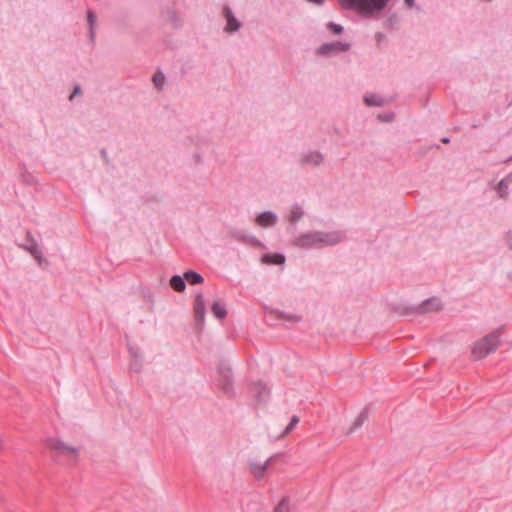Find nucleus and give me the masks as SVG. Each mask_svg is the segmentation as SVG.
<instances>
[{"label":"nucleus","mask_w":512,"mask_h":512,"mask_svg":"<svg viewBox=\"0 0 512 512\" xmlns=\"http://www.w3.org/2000/svg\"><path fill=\"white\" fill-rule=\"evenodd\" d=\"M345 237L341 231L331 232H308L295 237L293 245L299 248H321L323 246H333L340 243Z\"/></svg>","instance_id":"nucleus-1"},{"label":"nucleus","mask_w":512,"mask_h":512,"mask_svg":"<svg viewBox=\"0 0 512 512\" xmlns=\"http://www.w3.org/2000/svg\"><path fill=\"white\" fill-rule=\"evenodd\" d=\"M389 0H339L345 10H355L361 15L370 16L385 8Z\"/></svg>","instance_id":"nucleus-2"},{"label":"nucleus","mask_w":512,"mask_h":512,"mask_svg":"<svg viewBox=\"0 0 512 512\" xmlns=\"http://www.w3.org/2000/svg\"><path fill=\"white\" fill-rule=\"evenodd\" d=\"M499 336V332L494 331L476 342L472 348V356L474 359H482L491 352L495 351L500 343Z\"/></svg>","instance_id":"nucleus-3"},{"label":"nucleus","mask_w":512,"mask_h":512,"mask_svg":"<svg viewBox=\"0 0 512 512\" xmlns=\"http://www.w3.org/2000/svg\"><path fill=\"white\" fill-rule=\"evenodd\" d=\"M442 309V304L439 298L431 297L426 299L417 306H397L394 310L402 316L411 314H426Z\"/></svg>","instance_id":"nucleus-4"},{"label":"nucleus","mask_w":512,"mask_h":512,"mask_svg":"<svg viewBox=\"0 0 512 512\" xmlns=\"http://www.w3.org/2000/svg\"><path fill=\"white\" fill-rule=\"evenodd\" d=\"M47 447L55 454V456H63L71 464H76L79 458L80 449L74 446H70L60 439H48Z\"/></svg>","instance_id":"nucleus-5"},{"label":"nucleus","mask_w":512,"mask_h":512,"mask_svg":"<svg viewBox=\"0 0 512 512\" xmlns=\"http://www.w3.org/2000/svg\"><path fill=\"white\" fill-rule=\"evenodd\" d=\"M218 385L226 395L233 394V374L231 368L222 363L218 367Z\"/></svg>","instance_id":"nucleus-6"},{"label":"nucleus","mask_w":512,"mask_h":512,"mask_svg":"<svg viewBox=\"0 0 512 512\" xmlns=\"http://www.w3.org/2000/svg\"><path fill=\"white\" fill-rule=\"evenodd\" d=\"M193 311H194L195 326L198 330H201L203 327V324H204L205 311H206L204 297L201 292L197 293L195 296Z\"/></svg>","instance_id":"nucleus-7"},{"label":"nucleus","mask_w":512,"mask_h":512,"mask_svg":"<svg viewBox=\"0 0 512 512\" xmlns=\"http://www.w3.org/2000/svg\"><path fill=\"white\" fill-rule=\"evenodd\" d=\"M351 45L349 43H343L340 41L323 43L317 48V54L322 56H328L335 52H346L350 49Z\"/></svg>","instance_id":"nucleus-8"},{"label":"nucleus","mask_w":512,"mask_h":512,"mask_svg":"<svg viewBox=\"0 0 512 512\" xmlns=\"http://www.w3.org/2000/svg\"><path fill=\"white\" fill-rule=\"evenodd\" d=\"M223 14L227 21L225 31L229 33L238 31L241 27V23L235 18L229 6L223 8Z\"/></svg>","instance_id":"nucleus-9"},{"label":"nucleus","mask_w":512,"mask_h":512,"mask_svg":"<svg viewBox=\"0 0 512 512\" xmlns=\"http://www.w3.org/2000/svg\"><path fill=\"white\" fill-rule=\"evenodd\" d=\"M230 236L242 243L249 244L255 247H261L262 243L255 237L246 235L243 231L234 230L230 232Z\"/></svg>","instance_id":"nucleus-10"},{"label":"nucleus","mask_w":512,"mask_h":512,"mask_svg":"<svg viewBox=\"0 0 512 512\" xmlns=\"http://www.w3.org/2000/svg\"><path fill=\"white\" fill-rule=\"evenodd\" d=\"M324 161V155L319 151H308L303 155L301 164L319 166Z\"/></svg>","instance_id":"nucleus-11"},{"label":"nucleus","mask_w":512,"mask_h":512,"mask_svg":"<svg viewBox=\"0 0 512 512\" xmlns=\"http://www.w3.org/2000/svg\"><path fill=\"white\" fill-rule=\"evenodd\" d=\"M27 240L29 242V245L25 246V248L38 261V263L41 264L42 261H45V260L42 257V253L39 249L37 241L34 239V237L32 236V234L30 232H27Z\"/></svg>","instance_id":"nucleus-12"},{"label":"nucleus","mask_w":512,"mask_h":512,"mask_svg":"<svg viewBox=\"0 0 512 512\" xmlns=\"http://www.w3.org/2000/svg\"><path fill=\"white\" fill-rule=\"evenodd\" d=\"M256 222L262 227L273 226L277 223V216L272 211H265L258 215Z\"/></svg>","instance_id":"nucleus-13"},{"label":"nucleus","mask_w":512,"mask_h":512,"mask_svg":"<svg viewBox=\"0 0 512 512\" xmlns=\"http://www.w3.org/2000/svg\"><path fill=\"white\" fill-rule=\"evenodd\" d=\"M254 391H255V397L257 401L264 402L269 397V389L267 388L266 384L262 381H258L254 384Z\"/></svg>","instance_id":"nucleus-14"},{"label":"nucleus","mask_w":512,"mask_h":512,"mask_svg":"<svg viewBox=\"0 0 512 512\" xmlns=\"http://www.w3.org/2000/svg\"><path fill=\"white\" fill-rule=\"evenodd\" d=\"M276 457L272 456L266 460L263 464H257V463H251V473L254 475L255 478L260 479L264 476L265 471L267 470V467L269 463Z\"/></svg>","instance_id":"nucleus-15"},{"label":"nucleus","mask_w":512,"mask_h":512,"mask_svg":"<svg viewBox=\"0 0 512 512\" xmlns=\"http://www.w3.org/2000/svg\"><path fill=\"white\" fill-rule=\"evenodd\" d=\"M170 287L176 292H183L186 289L185 276L173 275L169 281Z\"/></svg>","instance_id":"nucleus-16"},{"label":"nucleus","mask_w":512,"mask_h":512,"mask_svg":"<svg viewBox=\"0 0 512 512\" xmlns=\"http://www.w3.org/2000/svg\"><path fill=\"white\" fill-rule=\"evenodd\" d=\"M211 311L215 318L222 320L227 316V310L224 304L220 301H214L211 305Z\"/></svg>","instance_id":"nucleus-17"},{"label":"nucleus","mask_w":512,"mask_h":512,"mask_svg":"<svg viewBox=\"0 0 512 512\" xmlns=\"http://www.w3.org/2000/svg\"><path fill=\"white\" fill-rule=\"evenodd\" d=\"M262 261L266 264L281 265L285 262V256L281 253L265 254Z\"/></svg>","instance_id":"nucleus-18"},{"label":"nucleus","mask_w":512,"mask_h":512,"mask_svg":"<svg viewBox=\"0 0 512 512\" xmlns=\"http://www.w3.org/2000/svg\"><path fill=\"white\" fill-rule=\"evenodd\" d=\"M184 276L186 282H188L190 285H198L204 281L203 276L194 270H187L184 272Z\"/></svg>","instance_id":"nucleus-19"},{"label":"nucleus","mask_w":512,"mask_h":512,"mask_svg":"<svg viewBox=\"0 0 512 512\" xmlns=\"http://www.w3.org/2000/svg\"><path fill=\"white\" fill-rule=\"evenodd\" d=\"M364 102L368 106L381 107L385 104L382 97L377 94H369L364 97Z\"/></svg>","instance_id":"nucleus-20"},{"label":"nucleus","mask_w":512,"mask_h":512,"mask_svg":"<svg viewBox=\"0 0 512 512\" xmlns=\"http://www.w3.org/2000/svg\"><path fill=\"white\" fill-rule=\"evenodd\" d=\"M368 418V409L367 408H364L360 413L359 415L357 416V418L354 420V422L352 423V426L350 428V432H353L354 430L358 429L359 427H361L363 425V423L367 420Z\"/></svg>","instance_id":"nucleus-21"},{"label":"nucleus","mask_w":512,"mask_h":512,"mask_svg":"<svg viewBox=\"0 0 512 512\" xmlns=\"http://www.w3.org/2000/svg\"><path fill=\"white\" fill-rule=\"evenodd\" d=\"M87 21H88V24H89V36H90V39H91V41H94V38H95L94 26H95V23H96V15L91 10H89L88 13H87Z\"/></svg>","instance_id":"nucleus-22"},{"label":"nucleus","mask_w":512,"mask_h":512,"mask_svg":"<svg viewBox=\"0 0 512 512\" xmlns=\"http://www.w3.org/2000/svg\"><path fill=\"white\" fill-rule=\"evenodd\" d=\"M289 510V498L285 496L279 501L273 512H289Z\"/></svg>","instance_id":"nucleus-23"},{"label":"nucleus","mask_w":512,"mask_h":512,"mask_svg":"<svg viewBox=\"0 0 512 512\" xmlns=\"http://www.w3.org/2000/svg\"><path fill=\"white\" fill-rule=\"evenodd\" d=\"M153 83L156 88L162 89L165 83V75L161 71H157L153 76Z\"/></svg>","instance_id":"nucleus-24"},{"label":"nucleus","mask_w":512,"mask_h":512,"mask_svg":"<svg viewBox=\"0 0 512 512\" xmlns=\"http://www.w3.org/2000/svg\"><path fill=\"white\" fill-rule=\"evenodd\" d=\"M299 423V417L294 415L292 416V418L290 419V422L289 424L286 426V428L284 429V431L282 432L281 434V437L289 434L294 428L295 426Z\"/></svg>","instance_id":"nucleus-25"},{"label":"nucleus","mask_w":512,"mask_h":512,"mask_svg":"<svg viewBox=\"0 0 512 512\" xmlns=\"http://www.w3.org/2000/svg\"><path fill=\"white\" fill-rule=\"evenodd\" d=\"M303 216V211L300 207H294L292 210H291V214H290V222L291 223H296L297 221H299L301 219V217Z\"/></svg>","instance_id":"nucleus-26"},{"label":"nucleus","mask_w":512,"mask_h":512,"mask_svg":"<svg viewBox=\"0 0 512 512\" xmlns=\"http://www.w3.org/2000/svg\"><path fill=\"white\" fill-rule=\"evenodd\" d=\"M327 28L333 33V34H336V35H339V34H342L343 31H344V28L342 25L340 24H336L334 22H328L327 23Z\"/></svg>","instance_id":"nucleus-27"},{"label":"nucleus","mask_w":512,"mask_h":512,"mask_svg":"<svg viewBox=\"0 0 512 512\" xmlns=\"http://www.w3.org/2000/svg\"><path fill=\"white\" fill-rule=\"evenodd\" d=\"M508 185L506 183V180H501L497 185V192L501 197H504L505 194H507Z\"/></svg>","instance_id":"nucleus-28"},{"label":"nucleus","mask_w":512,"mask_h":512,"mask_svg":"<svg viewBox=\"0 0 512 512\" xmlns=\"http://www.w3.org/2000/svg\"><path fill=\"white\" fill-rule=\"evenodd\" d=\"M279 318H281L283 320H287V321H293V322H299L300 321V317L299 316L293 315V314H286L284 312H281L279 314Z\"/></svg>","instance_id":"nucleus-29"},{"label":"nucleus","mask_w":512,"mask_h":512,"mask_svg":"<svg viewBox=\"0 0 512 512\" xmlns=\"http://www.w3.org/2000/svg\"><path fill=\"white\" fill-rule=\"evenodd\" d=\"M81 93V88L79 85H76L72 91V94L70 95V100H72L76 95Z\"/></svg>","instance_id":"nucleus-30"},{"label":"nucleus","mask_w":512,"mask_h":512,"mask_svg":"<svg viewBox=\"0 0 512 512\" xmlns=\"http://www.w3.org/2000/svg\"><path fill=\"white\" fill-rule=\"evenodd\" d=\"M506 241H507V245L509 246V248H511V249H512V231H510V232L507 234Z\"/></svg>","instance_id":"nucleus-31"},{"label":"nucleus","mask_w":512,"mask_h":512,"mask_svg":"<svg viewBox=\"0 0 512 512\" xmlns=\"http://www.w3.org/2000/svg\"><path fill=\"white\" fill-rule=\"evenodd\" d=\"M375 38H376L377 42L380 43L385 38V35L381 32H377L375 35Z\"/></svg>","instance_id":"nucleus-32"},{"label":"nucleus","mask_w":512,"mask_h":512,"mask_svg":"<svg viewBox=\"0 0 512 512\" xmlns=\"http://www.w3.org/2000/svg\"><path fill=\"white\" fill-rule=\"evenodd\" d=\"M169 14L172 21H177V14L175 11H170Z\"/></svg>","instance_id":"nucleus-33"},{"label":"nucleus","mask_w":512,"mask_h":512,"mask_svg":"<svg viewBox=\"0 0 512 512\" xmlns=\"http://www.w3.org/2000/svg\"><path fill=\"white\" fill-rule=\"evenodd\" d=\"M503 180H506V183H512V172H510Z\"/></svg>","instance_id":"nucleus-34"},{"label":"nucleus","mask_w":512,"mask_h":512,"mask_svg":"<svg viewBox=\"0 0 512 512\" xmlns=\"http://www.w3.org/2000/svg\"><path fill=\"white\" fill-rule=\"evenodd\" d=\"M307 1L317 4V5H322L324 3V0H307Z\"/></svg>","instance_id":"nucleus-35"},{"label":"nucleus","mask_w":512,"mask_h":512,"mask_svg":"<svg viewBox=\"0 0 512 512\" xmlns=\"http://www.w3.org/2000/svg\"><path fill=\"white\" fill-rule=\"evenodd\" d=\"M405 4L408 6V7H413L414 6V0H404Z\"/></svg>","instance_id":"nucleus-36"},{"label":"nucleus","mask_w":512,"mask_h":512,"mask_svg":"<svg viewBox=\"0 0 512 512\" xmlns=\"http://www.w3.org/2000/svg\"><path fill=\"white\" fill-rule=\"evenodd\" d=\"M441 142H442V143L447 144V143H449V142H450V138H449V137H443V138L441 139Z\"/></svg>","instance_id":"nucleus-37"},{"label":"nucleus","mask_w":512,"mask_h":512,"mask_svg":"<svg viewBox=\"0 0 512 512\" xmlns=\"http://www.w3.org/2000/svg\"><path fill=\"white\" fill-rule=\"evenodd\" d=\"M393 21H394V19H393L392 17H390V18L388 19V21H387V22H388L390 25H392V24H393Z\"/></svg>","instance_id":"nucleus-38"},{"label":"nucleus","mask_w":512,"mask_h":512,"mask_svg":"<svg viewBox=\"0 0 512 512\" xmlns=\"http://www.w3.org/2000/svg\"><path fill=\"white\" fill-rule=\"evenodd\" d=\"M511 161H512V155L507 160H505V163H509Z\"/></svg>","instance_id":"nucleus-39"},{"label":"nucleus","mask_w":512,"mask_h":512,"mask_svg":"<svg viewBox=\"0 0 512 512\" xmlns=\"http://www.w3.org/2000/svg\"><path fill=\"white\" fill-rule=\"evenodd\" d=\"M101 153H102V156H103V157H105V156H106V151H105V150H102V151H101Z\"/></svg>","instance_id":"nucleus-40"}]
</instances>
